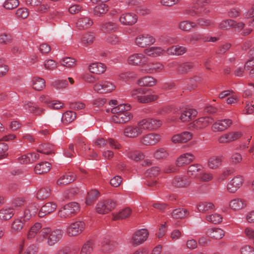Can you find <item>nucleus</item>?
I'll return each instance as SVG.
<instances>
[{"instance_id":"62","label":"nucleus","mask_w":254,"mask_h":254,"mask_svg":"<svg viewBox=\"0 0 254 254\" xmlns=\"http://www.w3.org/2000/svg\"><path fill=\"white\" fill-rule=\"evenodd\" d=\"M151 130H155L159 128L162 125L161 120L157 119L148 118Z\"/></svg>"},{"instance_id":"55","label":"nucleus","mask_w":254,"mask_h":254,"mask_svg":"<svg viewBox=\"0 0 254 254\" xmlns=\"http://www.w3.org/2000/svg\"><path fill=\"white\" fill-rule=\"evenodd\" d=\"M130 109V106L127 104H121L113 108L111 110L113 114H119L124 112H128Z\"/></svg>"},{"instance_id":"38","label":"nucleus","mask_w":254,"mask_h":254,"mask_svg":"<svg viewBox=\"0 0 254 254\" xmlns=\"http://www.w3.org/2000/svg\"><path fill=\"white\" fill-rule=\"evenodd\" d=\"M95 39V34L89 32L84 34L81 38V43L83 46L87 47L92 44Z\"/></svg>"},{"instance_id":"3","label":"nucleus","mask_w":254,"mask_h":254,"mask_svg":"<svg viewBox=\"0 0 254 254\" xmlns=\"http://www.w3.org/2000/svg\"><path fill=\"white\" fill-rule=\"evenodd\" d=\"M151 91L143 88H138L133 89L130 92L131 96L140 103H148L157 100L158 96L154 91L147 94V92Z\"/></svg>"},{"instance_id":"13","label":"nucleus","mask_w":254,"mask_h":254,"mask_svg":"<svg viewBox=\"0 0 254 254\" xmlns=\"http://www.w3.org/2000/svg\"><path fill=\"white\" fill-rule=\"evenodd\" d=\"M232 123V121L229 119L218 120L213 124L211 130L213 132L223 131L229 127Z\"/></svg>"},{"instance_id":"6","label":"nucleus","mask_w":254,"mask_h":254,"mask_svg":"<svg viewBox=\"0 0 254 254\" xmlns=\"http://www.w3.org/2000/svg\"><path fill=\"white\" fill-rule=\"evenodd\" d=\"M86 228L83 221H76L69 224L66 228V234L69 237H75L82 233Z\"/></svg>"},{"instance_id":"32","label":"nucleus","mask_w":254,"mask_h":254,"mask_svg":"<svg viewBox=\"0 0 254 254\" xmlns=\"http://www.w3.org/2000/svg\"><path fill=\"white\" fill-rule=\"evenodd\" d=\"M173 185L177 188H187L190 184V181L185 176H179L176 177L173 181Z\"/></svg>"},{"instance_id":"22","label":"nucleus","mask_w":254,"mask_h":254,"mask_svg":"<svg viewBox=\"0 0 254 254\" xmlns=\"http://www.w3.org/2000/svg\"><path fill=\"white\" fill-rule=\"evenodd\" d=\"M57 205L53 202H48L44 204L38 212L39 217H43L45 215L50 214L56 209Z\"/></svg>"},{"instance_id":"35","label":"nucleus","mask_w":254,"mask_h":254,"mask_svg":"<svg viewBox=\"0 0 254 254\" xmlns=\"http://www.w3.org/2000/svg\"><path fill=\"white\" fill-rule=\"evenodd\" d=\"M145 53L149 56L156 57L163 55L166 50L160 47H152L144 50Z\"/></svg>"},{"instance_id":"47","label":"nucleus","mask_w":254,"mask_h":254,"mask_svg":"<svg viewBox=\"0 0 254 254\" xmlns=\"http://www.w3.org/2000/svg\"><path fill=\"white\" fill-rule=\"evenodd\" d=\"M94 243L92 240L86 241L81 248L79 254H91L93 250Z\"/></svg>"},{"instance_id":"14","label":"nucleus","mask_w":254,"mask_h":254,"mask_svg":"<svg viewBox=\"0 0 254 254\" xmlns=\"http://www.w3.org/2000/svg\"><path fill=\"white\" fill-rule=\"evenodd\" d=\"M213 119L209 116L199 118L191 123V127L196 129L204 128L213 122Z\"/></svg>"},{"instance_id":"64","label":"nucleus","mask_w":254,"mask_h":254,"mask_svg":"<svg viewBox=\"0 0 254 254\" xmlns=\"http://www.w3.org/2000/svg\"><path fill=\"white\" fill-rule=\"evenodd\" d=\"M53 86L57 89H63L67 87L68 82L66 80H57L53 82Z\"/></svg>"},{"instance_id":"61","label":"nucleus","mask_w":254,"mask_h":254,"mask_svg":"<svg viewBox=\"0 0 254 254\" xmlns=\"http://www.w3.org/2000/svg\"><path fill=\"white\" fill-rule=\"evenodd\" d=\"M161 170L159 167H154L148 169L145 175L148 177H156L160 174Z\"/></svg>"},{"instance_id":"18","label":"nucleus","mask_w":254,"mask_h":254,"mask_svg":"<svg viewBox=\"0 0 254 254\" xmlns=\"http://www.w3.org/2000/svg\"><path fill=\"white\" fill-rule=\"evenodd\" d=\"M238 138V132L229 131L220 135L217 140L219 143L225 144L236 140Z\"/></svg>"},{"instance_id":"21","label":"nucleus","mask_w":254,"mask_h":254,"mask_svg":"<svg viewBox=\"0 0 254 254\" xmlns=\"http://www.w3.org/2000/svg\"><path fill=\"white\" fill-rule=\"evenodd\" d=\"M163 64H140L139 70L143 73H153L163 70Z\"/></svg>"},{"instance_id":"40","label":"nucleus","mask_w":254,"mask_h":254,"mask_svg":"<svg viewBox=\"0 0 254 254\" xmlns=\"http://www.w3.org/2000/svg\"><path fill=\"white\" fill-rule=\"evenodd\" d=\"M197 209L200 212L206 213L209 211L215 210L213 203L209 202H201L197 205Z\"/></svg>"},{"instance_id":"60","label":"nucleus","mask_w":254,"mask_h":254,"mask_svg":"<svg viewBox=\"0 0 254 254\" xmlns=\"http://www.w3.org/2000/svg\"><path fill=\"white\" fill-rule=\"evenodd\" d=\"M137 124L142 132L145 130H151L148 118L143 119L138 122Z\"/></svg>"},{"instance_id":"24","label":"nucleus","mask_w":254,"mask_h":254,"mask_svg":"<svg viewBox=\"0 0 254 254\" xmlns=\"http://www.w3.org/2000/svg\"><path fill=\"white\" fill-rule=\"evenodd\" d=\"M42 229V225L41 223H35L29 229L27 235V239L30 240L35 238L37 242V237Z\"/></svg>"},{"instance_id":"39","label":"nucleus","mask_w":254,"mask_h":254,"mask_svg":"<svg viewBox=\"0 0 254 254\" xmlns=\"http://www.w3.org/2000/svg\"><path fill=\"white\" fill-rule=\"evenodd\" d=\"M14 209L5 207L0 210V220H6L10 219L14 215Z\"/></svg>"},{"instance_id":"4","label":"nucleus","mask_w":254,"mask_h":254,"mask_svg":"<svg viewBox=\"0 0 254 254\" xmlns=\"http://www.w3.org/2000/svg\"><path fill=\"white\" fill-rule=\"evenodd\" d=\"M80 207L75 202H70L61 208L58 212V216L62 218H70L79 211Z\"/></svg>"},{"instance_id":"41","label":"nucleus","mask_w":254,"mask_h":254,"mask_svg":"<svg viewBox=\"0 0 254 254\" xmlns=\"http://www.w3.org/2000/svg\"><path fill=\"white\" fill-rule=\"evenodd\" d=\"M88 68L90 72L96 74L103 73L107 69L106 64H89Z\"/></svg>"},{"instance_id":"37","label":"nucleus","mask_w":254,"mask_h":254,"mask_svg":"<svg viewBox=\"0 0 254 254\" xmlns=\"http://www.w3.org/2000/svg\"><path fill=\"white\" fill-rule=\"evenodd\" d=\"M51 165L48 162H41L38 164L35 167L34 171L37 174L46 173L50 171Z\"/></svg>"},{"instance_id":"43","label":"nucleus","mask_w":254,"mask_h":254,"mask_svg":"<svg viewBox=\"0 0 254 254\" xmlns=\"http://www.w3.org/2000/svg\"><path fill=\"white\" fill-rule=\"evenodd\" d=\"M189 215V212L186 209L177 208L174 209L171 214L174 219H183Z\"/></svg>"},{"instance_id":"27","label":"nucleus","mask_w":254,"mask_h":254,"mask_svg":"<svg viewBox=\"0 0 254 254\" xmlns=\"http://www.w3.org/2000/svg\"><path fill=\"white\" fill-rule=\"evenodd\" d=\"M187 50L186 47L176 45L167 48L166 52L169 55L181 56L186 53Z\"/></svg>"},{"instance_id":"36","label":"nucleus","mask_w":254,"mask_h":254,"mask_svg":"<svg viewBox=\"0 0 254 254\" xmlns=\"http://www.w3.org/2000/svg\"><path fill=\"white\" fill-rule=\"evenodd\" d=\"M157 80L151 76H145L137 81V84L141 86H153L156 84Z\"/></svg>"},{"instance_id":"56","label":"nucleus","mask_w":254,"mask_h":254,"mask_svg":"<svg viewBox=\"0 0 254 254\" xmlns=\"http://www.w3.org/2000/svg\"><path fill=\"white\" fill-rule=\"evenodd\" d=\"M169 156V153L165 148H160L154 153V157L158 160L164 159Z\"/></svg>"},{"instance_id":"28","label":"nucleus","mask_w":254,"mask_h":254,"mask_svg":"<svg viewBox=\"0 0 254 254\" xmlns=\"http://www.w3.org/2000/svg\"><path fill=\"white\" fill-rule=\"evenodd\" d=\"M125 155L129 159L138 162L143 159L145 155L144 154L140 151H132L128 150H125L123 152Z\"/></svg>"},{"instance_id":"19","label":"nucleus","mask_w":254,"mask_h":254,"mask_svg":"<svg viewBox=\"0 0 254 254\" xmlns=\"http://www.w3.org/2000/svg\"><path fill=\"white\" fill-rule=\"evenodd\" d=\"M197 112L196 110L187 108L181 111L180 120L182 122H188L193 120L197 116Z\"/></svg>"},{"instance_id":"5","label":"nucleus","mask_w":254,"mask_h":254,"mask_svg":"<svg viewBox=\"0 0 254 254\" xmlns=\"http://www.w3.org/2000/svg\"><path fill=\"white\" fill-rule=\"evenodd\" d=\"M116 86L114 83L107 80H103L95 83L93 86V90L99 94L110 93L114 91Z\"/></svg>"},{"instance_id":"7","label":"nucleus","mask_w":254,"mask_h":254,"mask_svg":"<svg viewBox=\"0 0 254 254\" xmlns=\"http://www.w3.org/2000/svg\"><path fill=\"white\" fill-rule=\"evenodd\" d=\"M116 206V202L111 199L101 200L96 206V211L99 214H106L112 211Z\"/></svg>"},{"instance_id":"31","label":"nucleus","mask_w":254,"mask_h":254,"mask_svg":"<svg viewBox=\"0 0 254 254\" xmlns=\"http://www.w3.org/2000/svg\"><path fill=\"white\" fill-rule=\"evenodd\" d=\"M223 156L222 155L211 156L208 160V166L211 169L218 168L221 165Z\"/></svg>"},{"instance_id":"58","label":"nucleus","mask_w":254,"mask_h":254,"mask_svg":"<svg viewBox=\"0 0 254 254\" xmlns=\"http://www.w3.org/2000/svg\"><path fill=\"white\" fill-rule=\"evenodd\" d=\"M206 219L208 221L216 224L221 222L222 217L219 214L214 213L207 215L206 216Z\"/></svg>"},{"instance_id":"46","label":"nucleus","mask_w":254,"mask_h":254,"mask_svg":"<svg viewBox=\"0 0 254 254\" xmlns=\"http://www.w3.org/2000/svg\"><path fill=\"white\" fill-rule=\"evenodd\" d=\"M131 210L129 208H126L118 213L113 214V220H118L126 218L131 214Z\"/></svg>"},{"instance_id":"20","label":"nucleus","mask_w":254,"mask_h":254,"mask_svg":"<svg viewBox=\"0 0 254 254\" xmlns=\"http://www.w3.org/2000/svg\"><path fill=\"white\" fill-rule=\"evenodd\" d=\"M119 20L124 25H132L137 22V16L133 13L127 12L122 14Z\"/></svg>"},{"instance_id":"42","label":"nucleus","mask_w":254,"mask_h":254,"mask_svg":"<svg viewBox=\"0 0 254 254\" xmlns=\"http://www.w3.org/2000/svg\"><path fill=\"white\" fill-rule=\"evenodd\" d=\"M100 192L97 190H91L88 192L86 199V204L87 205H91L99 197Z\"/></svg>"},{"instance_id":"53","label":"nucleus","mask_w":254,"mask_h":254,"mask_svg":"<svg viewBox=\"0 0 254 254\" xmlns=\"http://www.w3.org/2000/svg\"><path fill=\"white\" fill-rule=\"evenodd\" d=\"M54 148L53 145L49 143H45L41 145L37 150L38 152L45 154H50L53 152Z\"/></svg>"},{"instance_id":"11","label":"nucleus","mask_w":254,"mask_h":254,"mask_svg":"<svg viewBox=\"0 0 254 254\" xmlns=\"http://www.w3.org/2000/svg\"><path fill=\"white\" fill-rule=\"evenodd\" d=\"M252 128V127L251 126L241 127L239 134V139H241V141L245 139L246 141L244 142L243 144H241V145L239 146V148H245L248 147V145L249 144L252 137L251 135Z\"/></svg>"},{"instance_id":"44","label":"nucleus","mask_w":254,"mask_h":254,"mask_svg":"<svg viewBox=\"0 0 254 254\" xmlns=\"http://www.w3.org/2000/svg\"><path fill=\"white\" fill-rule=\"evenodd\" d=\"M238 23L232 19H228L222 21L219 24V28L222 30H227L229 28H235L237 27Z\"/></svg>"},{"instance_id":"33","label":"nucleus","mask_w":254,"mask_h":254,"mask_svg":"<svg viewBox=\"0 0 254 254\" xmlns=\"http://www.w3.org/2000/svg\"><path fill=\"white\" fill-rule=\"evenodd\" d=\"M76 24V27L79 30H84L92 26L93 22L89 17H83L78 19Z\"/></svg>"},{"instance_id":"2","label":"nucleus","mask_w":254,"mask_h":254,"mask_svg":"<svg viewBox=\"0 0 254 254\" xmlns=\"http://www.w3.org/2000/svg\"><path fill=\"white\" fill-rule=\"evenodd\" d=\"M63 230L60 229L43 228L37 237V242L41 243L46 240L48 246H53L60 241L63 237Z\"/></svg>"},{"instance_id":"8","label":"nucleus","mask_w":254,"mask_h":254,"mask_svg":"<svg viewBox=\"0 0 254 254\" xmlns=\"http://www.w3.org/2000/svg\"><path fill=\"white\" fill-rule=\"evenodd\" d=\"M148 235L149 233L147 229L138 230L132 235L130 243L133 246H138L146 241Z\"/></svg>"},{"instance_id":"54","label":"nucleus","mask_w":254,"mask_h":254,"mask_svg":"<svg viewBox=\"0 0 254 254\" xmlns=\"http://www.w3.org/2000/svg\"><path fill=\"white\" fill-rule=\"evenodd\" d=\"M227 189L229 192H235L238 189V178L235 177L232 179L228 183Z\"/></svg>"},{"instance_id":"17","label":"nucleus","mask_w":254,"mask_h":254,"mask_svg":"<svg viewBox=\"0 0 254 254\" xmlns=\"http://www.w3.org/2000/svg\"><path fill=\"white\" fill-rule=\"evenodd\" d=\"M194 159L195 157L192 153H185L177 158L176 164L178 167L185 166L191 163Z\"/></svg>"},{"instance_id":"1","label":"nucleus","mask_w":254,"mask_h":254,"mask_svg":"<svg viewBox=\"0 0 254 254\" xmlns=\"http://www.w3.org/2000/svg\"><path fill=\"white\" fill-rule=\"evenodd\" d=\"M211 0H197L192 6L185 8L182 13L189 17H196L208 15Z\"/></svg>"},{"instance_id":"16","label":"nucleus","mask_w":254,"mask_h":254,"mask_svg":"<svg viewBox=\"0 0 254 254\" xmlns=\"http://www.w3.org/2000/svg\"><path fill=\"white\" fill-rule=\"evenodd\" d=\"M132 117L129 112H124L119 114H114L111 118V121L116 124H124L130 121Z\"/></svg>"},{"instance_id":"10","label":"nucleus","mask_w":254,"mask_h":254,"mask_svg":"<svg viewBox=\"0 0 254 254\" xmlns=\"http://www.w3.org/2000/svg\"><path fill=\"white\" fill-rule=\"evenodd\" d=\"M123 133L127 138H135L142 134V131L137 123L136 125L126 126Z\"/></svg>"},{"instance_id":"25","label":"nucleus","mask_w":254,"mask_h":254,"mask_svg":"<svg viewBox=\"0 0 254 254\" xmlns=\"http://www.w3.org/2000/svg\"><path fill=\"white\" fill-rule=\"evenodd\" d=\"M203 169V166L198 164L190 165L188 169V176L190 178H195L198 177Z\"/></svg>"},{"instance_id":"26","label":"nucleus","mask_w":254,"mask_h":254,"mask_svg":"<svg viewBox=\"0 0 254 254\" xmlns=\"http://www.w3.org/2000/svg\"><path fill=\"white\" fill-rule=\"evenodd\" d=\"M24 108L36 116H41L45 112V109L38 107L33 103L31 102H25L24 104Z\"/></svg>"},{"instance_id":"15","label":"nucleus","mask_w":254,"mask_h":254,"mask_svg":"<svg viewBox=\"0 0 254 254\" xmlns=\"http://www.w3.org/2000/svg\"><path fill=\"white\" fill-rule=\"evenodd\" d=\"M193 134L190 131H183L181 133L176 134L172 136L171 141L175 144L184 143L190 140Z\"/></svg>"},{"instance_id":"63","label":"nucleus","mask_w":254,"mask_h":254,"mask_svg":"<svg viewBox=\"0 0 254 254\" xmlns=\"http://www.w3.org/2000/svg\"><path fill=\"white\" fill-rule=\"evenodd\" d=\"M18 5V0H6L3 4V6L7 9H12L16 8Z\"/></svg>"},{"instance_id":"52","label":"nucleus","mask_w":254,"mask_h":254,"mask_svg":"<svg viewBox=\"0 0 254 254\" xmlns=\"http://www.w3.org/2000/svg\"><path fill=\"white\" fill-rule=\"evenodd\" d=\"M24 222L20 218L15 219L11 224V232L14 233L19 232L22 229Z\"/></svg>"},{"instance_id":"49","label":"nucleus","mask_w":254,"mask_h":254,"mask_svg":"<svg viewBox=\"0 0 254 254\" xmlns=\"http://www.w3.org/2000/svg\"><path fill=\"white\" fill-rule=\"evenodd\" d=\"M205 36L200 33L195 32L189 36L187 42L188 44H194L197 42L202 40L204 42Z\"/></svg>"},{"instance_id":"48","label":"nucleus","mask_w":254,"mask_h":254,"mask_svg":"<svg viewBox=\"0 0 254 254\" xmlns=\"http://www.w3.org/2000/svg\"><path fill=\"white\" fill-rule=\"evenodd\" d=\"M33 88L38 91H41L45 87V81L40 77H34L32 79Z\"/></svg>"},{"instance_id":"50","label":"nucleus","mask_w":254,"mask_h":254,"mask_svg":"<svg viewBox=\"0 0 254 254\" xmlns=\"http://www.w3.org/2000/svg\"><path fill=\"white\" fill-rule=\"evenodd\" d=\"M76 117V113L68 111L65 112L62 116V122L65 124H68L73 121Z\"/></svg>"},{"instance_id":"59","label":"nucleus","mask_w":254,"mask_h":254,"mask_svg":"<svg viewBox=\"0 0 254 254\" xmlns=\"http://www.w3.org/2000/svg\"><path fill=\"white\" fill-rule=\"evenodd\" d=\"M197 24L200 27H214V24L211 20L205 19L204 18H199L197 19Z\"/></svg>"},{"instance_id":"30","label":"nucleus","mask_w":254,"mask_h":254,"mask_svg":"<svg viewBox=\"0 0 254 254\" xmlns=\"http://www.w3.org/2000/svg\"><path fill=\"white\" fill-rule=\"evenodd\" d=\"M148 58L143 54H134L128 58V64H145Z\"/></svg>"},{"instance_id":"34","label":"nucleus","mask_w":254,"mask_h":254,"mask_svg":"<svg viewBox=\"0 0 254 254\" xmlns=\"http://www.w3.org/2000/svg\"><path fill=\"white\" fill-rule=\"evenodd\" d=\"M206 234L213 239H221L224 236L225 232L221 228H213L208 229Z\"/></svg>"},{"instance_id":"45","label":"nucleus","mask_w":254,"mask_h":254,"mask_svg":"<svg viewBox=\"0 0 254 254\" xmlns=\"http://www.w3.org/2000/svg\"><path fill=\"white\" fill-rule=\"evenodd\" d=\"M108 5L105 3H101L96 6L93 9V13L97 16H102L108 11Z\"/></svg>"},{"instance_id":"9","label":"nucleus","mask_w":254,"mask_h":254,"mask_svg":"<svg viewBox=\"0 0 254 254\" xmlns=\"http://www.w3.org/2000/svg\"><path fill=\"white\" fill-rule=\"evenodd\" d=\"M155 42V38L148 34L139 35L135 39V43L136 45L141 48H145L147 46H151Z\"/></svg>"},{"instance_id":"23","label":"nucleus","mask_w":254,"mask_h":254,"mask_svg":"<svg viewBox=\"0 0 254 254\" xmlns=\"http://www.w3.org/2000/svg\"><path fill=\"white\" fill-rule=\"evenodd\" d=\"M39 158V155L36 152H32L22 155L18 158V161L20 164L32 163Z\"/></svg>"},{"instance_id":"12","label":"nucleus","mask_w":254,"mask_h":254,"mask_svg":"<svg viewBox=\"0 0 254 254\" xmlns=\"http://www.w3.org/2000/svg\"><path fill=\"white\" fill-rule=\"evenodd\" d=\"M161 139V136L155 133H150L142 136L139 140V142L145 146H152L158 142Z\"/></svg>"},{"instance_id":"29","label":"nucleus","mask_w":254,"mask_h":254,"mask_svg":"<svg viewBox=\"0 0 254 254\" xmlns=\"http://www.w3.org/2000/svg\"><path fill=\"white\" fill-rule=\"evenodd\" d=\"M76 178L75 175L73 173L69 172L61 177L57 181V184L59 186H63L68 184Z\"/></svg>"},{"instance_id":"57","label":"nucleus","mask_w":254,"mask_h":254,"mask_svg":"<svg viewBox=\"0 0 254 254\" xmlns=\"http://www.w3.org/2000/svg\"><path fill=\"white\" fill-rule=\"evenodd\" d=\"M117 28V24L112 22H106L103 24L101 26V30L104 32H114Z\"/></svg>"},{"instance_id":"51","label":"nucleus","mask_w":254,"mask_h":254,"mask_svg":"<svg viewBox=\"0 0 254 254\" xmlns=\"http://www.w3.org/2000/svg\"><path fill=\"white\" fill-rule=\"evenodd\" d=\"M51 189L49 187H44L39 189L37 193V197L39 199L44 200L51 195Z\"/></svg>"}]
</instances>
